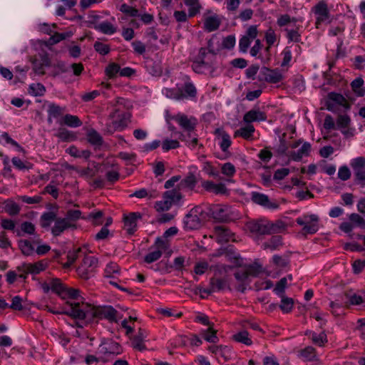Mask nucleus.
<instances>
[{
  "mask_svg": "<svg viewBox=\"0 0 365 365\" xmlns=\"http://www.w3.org/2000/svg\"><path fill=\"white\" fill-rule=\"evenodd\" d=\"M246 227L251 233L260 236L280 232L284 230L285 225L281 220L272 222L264 219H259L247 222Z\"/></svg>",
  "mask_w": 365,
  "mask_h": 365,
  "instance_id": "1",
  "label": "nucleus"
},
{
  "mask_svg": "<svg viewBox=\"0 0 365 365\" xmlns=\"http://www.w3.org/2000/svg\"><path fill=\"white\" fill-rule=\"evenodd\" d=\"M70 306V312H65L66 315L70 316L74 319H87L89 322H92L96 317L93 316V312H96L97 307L91 306L86 303H82L83 308L80 307V303H71L69 302H66Z\"/></svg>",
  "mask_w": 365,
  "mask_h": 365,
  "instance_id": "2",
  "label": "nucleus"
},
{
  "mask_svg": "<svg viewBox=\"0 0 365 365\" xmlns=\"http://www.w3.org/2000/svg\"><path fill=\"white\" fill-rule=\"evenodd\" d=\"M257 78L259 81L277 83L283 79V76L277 68L270 69L263 66L259 71Z\"/></svg>",
  "mask_w": 365,
  "mask_h": 365,
  "instance_id": "3",
  "label": "nucleus"
},
{
  "mask_svg": "<svg viewBox=\"0 0 365 365\" xmlns=\"http://www.w3.org/2000/svg\"><path fill=\"white\" fill-rule=\"evenodd\" d=\"M324 101V105L329 111L334 112L335 110L334 103L336 105L342 106L347 109L350 108V105L347 103L346 99L341 94L335 92L329 93Z\"/></svg>",
  "mask_w": 365,
  "mask_h": 365,
  "instance_id": "4",
  "label": "nucleus"
},
{
  "mask_svg": "<svg viewBox=\"0 0 365 365\" xmlns=\"http://www.w3.org/2000/svg\"><path fill=\"white\" fill-rule=\"evenodd\" d=\"M118 311L112 306H99L96 308V312H93V316L96 319H106L110 322H118Z\"/></svg>",
  "mask_w": 365,
  "mask_h": 365,
  "instance_id": "5",
  "label": "nucleus"
},
{
  "mask_svg": "<svg viewBox=\"0 0 365 365\" xmlns=\"http://www.w3.org/2000/svg\"><path fill=\"white\" fill-rule=\"evenodd\" d=\"M230 289L227 281L225 279L217 277L215 275L210 278L209 287L206 289L200 288V292L211 294L215 292H220L224 290L225 288Z\"/></svg>",
  "mask_w": 365,
  "mask_h": 365,
  "instance_id": "6",
  "label": "nucleus"
},
{
  "mask_svg": "<svg viewBox=\"0 0 365 365\" xmlns=\"http://www.w3.org/2000/svg\"><path fill=\"white\" fill-rule=\"evenodd\" d=\"M171 119L178 123L180 127L185 131H193L197 125V120L195 118H188L186 115L178 113L175 115L170 117Z\"/></svg>",
  "mask_w": 365,
  "mask_h": 365,
  "instance_id": "7",
  "label": "nucleus"
},
{
  "mask_svg": "<svg viewBox=\"0 0 365 365\" xmlns=\"http://www.w3.org/2000/svg\"><path fill=\"white\" fill-rule=\"evenodd\" d=\"M118 109H114V110L109 115V118L111 119L119 118V120H113L112 123L114 130L124 129L127 126L128 122L130 118V114L129 113L118 114Z\"/></svg>",
  "mask_w": 365,
  "mask_h": 365,
  "instance_id": "8",
  "label": "nucleus"
},
{
  "mask_svg": "<svg viewBox=\"0 0 365 365\" xmlns=\"http://www.w3.org/2000/svg\"><path fill=\"white\" fill-rule=\"evenodd\" d=\"M142 218V214L140 212H130L128 215H124L123 222L129 235H133L137 230V221Z\"/></svg>",
  "mask_w": 365,
  "mask_h": 365,
  "instance_id": "9",
  "label": "nucleus"
},
{
  "mask_svg": "<svg viewBox=\"0 0 365 365\" xmlns=\"http://www.w3.org/2000/svg\"><path fill=\"white\" fill-rule=\"evenodd\" d=\"M251 200L255 204L269 209H277L279 207V204L277 202H270L269 197L267 195L257 192H252Z\"/></svg>",
  "mask_w": 365,
  "mask_h": 365,
  "instance_id": "10",
  "label": "nucleus"
},
{
  "mask_svg": "<svg viewBox=\"0 0 365 365\" xmlns=\"http://www.w3.org/2000/svg\"><path fill=\"white\" fill-rule=\"evenodd\" d=\"M314 12L318 16L316 21V27L319 28V24L329 17V11L325 1H321L313 8Z\"/></svg>",
  "mask_w": 365,
  "mask_h": 365,
  "instance_id": "11",
  "label": "nucleus"
},
{
  "mask_svg": "<svg viewBox=\"0 0 365 365\" xmlns=\"http://www.w3.org/2000/svg\"><path fill=\"white\" fill-rule=\"evenodd\" d=\"M205 220L199 217L192 215L188 212L184 218V229L186 230H197L202 226Z\"/></svg>",
  "mask_w": 365,
  "mask_h": 365,
  "instance_id": "12",
  "label": "nucleus"
},
{
  "mask_svg": "<svg viewBox=\"0 0 365 365\" xmlns=\"http://www.w3.org/2000/svg\"><path fill=\"white\" fill-rule=\"evenodd\" d=\"M267 120V115L259 109H252L247 112L243 117L245 123H250L254 121H264Z\"/></svg>",
  "mask_w": 365,
  "mask_h": 365,
  "instance_id": "13",
  "label": "nucleus"
},
{
  "mask_svg": "<svg viewBox=\"0 0 365 365\" xmlns=\"http://www.w3.org/2000/svg\"><path fill=\"white\" fill-rule=\"evenodd\" d=\"M214 134L217 138H221L222 141L220 143V147L224 153H226L232 144L230 135L224 130L223 128H216L214 131Z\"/></svg>",
  "mask_w": 365,
  "mask_h": 365,
  "instance_id": "14",
  "label": "nucleus"
},
{
  "mask_svg": "<svg viewBox=\"0 0 365 365\" xmlns=\"http://www.w3.org/2000/svg\"><path fill=\"white\" fill-rule=\"evenodd\" d=\"M319 217L316 215H311L309 216V220H307V224L302 228V232L306 234H314L319 230L318 225Z\"/></svg>",
  "mask_w": 365,
  "mask_h": 365,
  "instance_id": "15",
  "label": "nucleus"
},
{
  "mask_svg": "<svg viewBox=\"0 0 365 365\" xmlns=\"http://www.w3.org/2000/svg\"><path fill=\"white\" fill-rule=\"evenodd\" d=\"M69 222L67 219L58 217L56 220L53 227L51 228V233L53 236L57 237L61 235L66 230L69 228Z\"/></svg>",
  "mask_w": 365,
  "mask_h": 365,
  "instance_id": "16",
  "label": "nucleus"
},
{
  "mask_svg": "<svg viewBox=\"0 0 365 365\" xmlns=\"http://www.w3.org/2000/svg\"><path fill=\"white\" fill-rule=\"evenodd\" d=\"M311 150V145L309 143L305 142L302 148L297 151H291L289 156L294 161H299L304 155L308 156Z\"/></svg>",
  "mask_w": 365,
  "mask_h": 365,
  "instance_id": "17",
  "label": "nucleus"
},
{
  "mask_svg": "<svg viewBox=\"0 0 365 365\" xmlns=\"http://www.w3.org/2000/svg\"><path fill=\"white\" fill-rule=\"evenodd\" d=\"M163 199H166L170 201L171 205L173 204H178L182 198V195L180 192V187L178 189L174 188L173 190L165 191L163 193Z\"/></svg>",
  "mask_w": 365,
  "mask_h": 365,
  "instance_id": "18",
  "label": "nucleus"
},
{
  "mask_svg": "<svg viewBox=\"0 0 365 365\" xmlns=\"http://www.w3.org/2000/svg\"><path fill=\"white\" fill-rule=\"evenodd\" d=\"M24 266L27 267V273L37 274L46 269L47 262H44V260H41L34 264L24 263Z\"/></svg>",
  "mask_w": 365,
  "mask_h": 365,
  "instance_id": "19",
  "label": "nucleus"
},
{
  "mask_svg": "<svg viewBox=\"0 0 365 365\" xmlns=\"http://www.w3.org/2000/svg\"><path fill=\"white\" fill-rule=\"evenodd\" d=\"M282 245V237L281 235H273L269 240L262 244L264 250L269 249L271 250H277Z\"/></svg>",
  "mask_w": 365,
  "mask_h": 365,
  "instance_id": "20",
  "label": "nucleus"
},
{
  "mask_svg": "<svg viewBox=\"0 0 365 365\" xmlns=\"http://www.w3.org/2000/svg\"><path fill=\"white\" fill-rule=\"evenodd\" d=\"M221 21L217 16H209L205 19L204 27L209 32L216 31L219 29Z\"/></svg>",
  "mask_w": 365,
  "mask_h": 365,
  "instance_id": "21",
  "label": "nucleus"
},
{
  "mask_svg": "<svg viewBox=\"0 0 365 365\" xmlns=\"http://www.w3.org/2000/svg\"><path fill=\"white\" fill-rule=\"evenodd\" d=\"M19 248L26 256H31L34 252V247L30 240H20L18 242Z\"/></svg>",
  "mask_w": 365,
  "mask_h": 365,
  "instance_id": "22",
  "label": "nucleus"
},
{
  "mask_svg": "<svg viewBox=\"0 0 365 365\" xmlns=\"http://www.w3.org/2000/svg\"><path fill=\"white\" fill-rule=\"evenodd\" d=\"M66 286L63 284L60 279L53 278L52 279L51 283V290L56 293L58 296H60L63 299H66V297L63 296Z\"/></svg>",
  "mask_w": 365,
  "mask_h": 365,
  "instance_id": "23",
  "label": "nucleus"
},
{
  "mask_svg": "<svg viewBox=\"0 0 365 365\" xmlns=\"http://www.w3.org/2000/svg\"><path fill=\"white\" fill-rule=\"evenodd\" d=\"M87 140L91 145L96 147H100L103 143V138L95 129H91L88 132Z\"/></svg>",
  "mask_w": 365,
  "mask_h": 365,
  "instance_id": "24",
  "label": "nucleus"
},
{
  "mask_svg": "<svg viewBox=\"0 0 365 365\" xmlns=\"http://www.w3.org/2000/svg\"><path fill=\"white\" fill-rule=\"evenodd\" d=\"M255 132V128L252 125H248L247 126L240 128V129L235 131L234 137H242L244 139H250Z\"/></svg>",
  "mask_w": 365,
  "mask_h": 365,
  "instance_id": "25",
  "label": "nucleus"
},
{
  "mask_svg": "<svg viewBox=\"0 0 365 365\" xmlns=\"http://www.w3.org/2000/svg\"><path fill=\"white\" fill-rule=\"evenodd\" d=\"M184 3L186 6H189V17H193L200 13L201 5L199 0H184Z\"/></svg>",
  "mask_w": 365,
  "mask_h": 365,
  "instance_id": "26",
  "label": "nucleus"
},
{
  "mask_svg": "<svg viewBox=\"0 0 365 365\" xmlns=\"http://www.w3.org/2000/svg\"><path fill=\"white\" fill-rule=\"evenodd\" d=\"M71 128L80 127L82 125L81 120L76 115L66 114L63 118V121L60 123Z\"/></svg>",
  "mask_w": 365,
  "mask_h": 365,
  "instance_id": "27",
  "label": "nucleus"
},
{
  "mask_svg": "<svg viewBox=\"0 0 365 365\" xmlns=\"http://www.w3.org/2000/svg\"><path fill=\"white\" fill-rule=\"evenodd\" d=\"M145 338L144 330L140 328L138 333L133 339V346L140 351L145 350L146 347L143 344V341Z\"/></svg>",
  "mask_w": 365,
  "mask_h": 365,
  "instance_id": "28",
  "label": "nucleus"
},
{
  "mask_svg": "<svg viewBox=\"0 0 365 365\" xmlns=\"http://www.w3.org/2000/svg\"><path fill=\"white\" fill-rule=\"evenodd\" d=\"M5 204L4 210L11 216L17 215L21 208L18 204L14 202L11 199H8L4 202Z\"/></svg>",
  "mask_w": 365,
  "mask_h": 365,
  "instance_id": "29",
  "label": "nucleus"
},
{
  "mask_svg": "<svg viewBox=\"0 0 365 365\" xmlns=\"http://www.w3.org/2000/svg\"><path fill=\"white\" fill-rule=\"evenodd\" d=\"M364 84V80L361 78H356L351 83V87L353 91L358 96H364L365 94V88H362Z\"/></svg>",
  "mask_w": 365,
  "mask_h": 365,
  "instance_id": "30",
  "label": "nucleus"
},
{
  "mask_svg": "<svg viewBox=\"0 0 365 365\" xmlns=\"http://www.w3.org/2000/svg\"><path fill=\"white\" fill-rule=\"evenodd\" d=\"M57 218L56 214L53 212H44L41 216V225L43 228L48 227L53 221L56 222Z\"/></svg>",
  "mask_w": 365,
  "mask_h": 365,
  "instance_id": "31",
  "label": "nucleus"
},
{
  "mask_svg": "<svg viewBox=\"0 0 365 365\" xmlns=\"http://www.w3.org/2000/svg\"><path fill=\"white\" fill-rule=\"evenodd\" d=\"M94 29L99 30L105 34H113L116 32V29L108 21H104L99 25H95Z\"/></svg>",
  "mask_w": 365,
  "mask_h": 365,
  "instance_id": "32",
  "label": "nucleus"
},
{
  "mask_svg": "<svg viewBox=\"0 0 365 365\" xmlns=\"http://www.w3.org/2000/svg\"><path fill=\"white\" fill-rule=\"evenodd\" d=\"M65 111V108L61 107L55 103H50L48 108V114L50 117L57 118L61 116Z\"/></svg>",
  "mask_w": 365,
  "mask_h": 365,
  "instance_id": "33",
  "label": "nucleus"
},
{
  "mask_svg": "<svg viewBox=\"0 0 365 365\" xmlns=\"http://www.w3.org/2000/svg\"><path fill=\"white\" fill-rule=\"evenodd\" d=\"M202 335L205 340L210 343H217L218 337L217 336V330L210 327L207 330L202 332Z\"/></svg>",
  "mask_w": 365,
  "mask_h": 365,
  "instance_id": "34",
  "label": "nucleus"
},
{
  "mask_svg": "<svg viewBox=\"0 0 365 365\" xmlns=\"http://www.w3.org/2000/svg\"><path fill=\"white\" fill-rule=\"evenodd\" d=\"M233 339L237 342L242 343L250 346L252 344L251 339L249 337V333L247 331H242L233 335Z\"/></svg>",
  "mask_w": 365,
  "mask_h": 365,
  "instance_id": "35",
  "label": "nucleus"
},
{
  "mask_svg": "<svg viewBox=\"0 0 365 365\" xmlns=\"http://www.w3.org/2000/svg\"><path fill=\"white\" fill-rule=\"evenodd\" d=\"M197 183L196 178L193 173H189L188 175L181 180L179 187H189L192 190Z\"/></svg>",
  "mask_w": 365,
  "mask_h": 365,
  "instance_id": "36",
  "label": "nucleus"
},
{
  "mask_svg": "<svg viewBox=\"0 0 365 365\" xmlns=\"http://www.w3.org/2000/svg\"><path fill=\"white\" fill-rule=\"evenodd\" d=\"M120 11L125 15L130 17L140 16V14L137 9L130 6L126 4H123L120 7Z\"/></svg>",
  "mask_w": 365,
  "mask_h": 365,
  "instance_id": "37",
  "label": "nucleus"
},
{
  "mask_svg": "<svg viewBox=\"0 0 365 365\" xmlns=\"http://www.w3.org/2000/svg\"><path fill=\"white\" fill-rule=\"evenodd\" d=\"M282 297L281 304L279 305L281 310L284 313H289L292 311L294 301L292 298Z\"/></svg>",
  "mask_w": 365,
  "mask_h": 365,
  "instance_id": "38",
  "label": "nucleus"
},
{
  "mask_svg": "<svg viewBox=\"0 0 365 365\" xmlns=\"http://www.w3.org/2000/svg\"><path fill=\"white\" fill-rule=\"evenodd\" d=\"M69 153L72 156L77 158H84L85 159H88L91 154V151L88 150H79L74 146H72L69 148Z\"/></svg>",
  "mask_w": 365,
  "mask_h": 365,
  "instance_id": "39",
  "label": "nucleus"
},
{
  "mask_svg": "<svg viewBox=\"0 0 365 365\" xmlns=\"http://www.w3.org/2000/svg\"><path fill=\"white\" fill-rule=\"evenodd\" d=\"M98 262V261L97 258L92 256H86L81 264L86 267V268H89L91 269V270L95 271V269L97 267Z\"/></svg>",
  "mask_w": 365,
  "mask_h": 365,
  "instance_id": "40",
  "label": "nucleus"
},
{
  "mask_svg": "<svg viewBox=\"0 0 365 365\" xmlns=\"http://www.w3.org/2000/svg\"><path fill=\"white\" fill-rule=\"evenodd\" d=\"M29 89L30 93L35 96H41L46 91L44 86L40 83L31 84L29 86Z\"/></svg>",
  "mask_w": 365,
  "mask_h": 365,
  "instance_id": "41",
  "label": "nucleus"
},
{
  "mask_svg": "<svg viewBox=\"0 0 365 365\" xmlns=\"http://www.w3.org/2000/svg\"><path fill=\"white\" fill-rule=\"evenodd\" d=\"M76 272L78 276L84 279H88L93 276L94 271L91 269L86 268L83 265L81 264L78 267Z\"/></svg>",
  "mask_w": 365,
  "mask_h": 365,
  "instance_id": "42",
  "label": "nucleus"
},
{
  "mask_svg": "<svg viewBox=\"0 0 365 365\" xmlns=\"http://www.w3.org/2000/svg\"><path fill=\"white\" fill-rule=\"evenodd\" d=\"M183 91H184L183 94L185 96V98H187V97L194 98L197 95L196 88L193 85V83H192L190 82H187L185 83L182 92Z\"/></svg>",
  "mask_w": 365,
  "mask_h": 365,
  "instance_id": "43",
  "label": "nucleus"
},
{
  "mask_svg": "<svg viewBox=\"0 0 365 365\" xmlns=\"http://www.w3.org/2000/svg\"><path fill=\"white\" fill-rule=\"evenodd\" d=\"M93 48L96 52L103 56L107 55L110 51L109 45L98 41L94 43Z\"/></svg>",
  "mask_w": 365,
  "mask_h": 365,
  "instance_id": "44",
  "label": "nucleus"
},
{
  "mask_svg": "<svg viewBox=\"0 0 365 365\" xmlns=\"http://www.w3.org/2000/svg\"><path fill=\"white\" fill-rule=\"evenodd\" d=\"M213 217L222 222H227L230 220L229 215L225 213V210L222 208H217L212 212Z\"/></svg>",
  "mask_w": 365,
  "mask_h": 365,
  "instance_id": "45",
  "label": "nucleus"
},
{
  "mask_svg": "<svg viewBox=\"0 0 365 365\" xmlns=\"http://www.w3.org/2000/svg\"><path fill=\"white\" fill-rule=\"evenodd\" d=\"M172 207L171 203L166 199H163L161 201H157L155 203L154 207L157 212H164L168 211Z\"/></svg>",
  "mask_w": 365,
  "mask_h": 365,
  "instance_id": "46",
  "label": "nucleus"
},
{
  "mask_svg": "<svg viewBox=\"0 0 365 365\" xmlns=\"http://www.w3.org/2000/svg\"><path fill=\"white\" fill-rule=\"evenodd\" d=\"M103 215V212L99 210L96 212H91L88 215V219L92 220V223L93 225H101L103 224L102 218Z\"/></svg>",
  "mask_w": 365,
  "mask_h": 365,
  "instance_id": "47",
  "label": "nucleus"
},
{
  "mask_svg": "<svg viewBox=\"0 0 365 365\" xmlns=\"http://www.w3.org/2000/svg\"><path fill=\"white\" fill-rule=\"evenodd\" d=\"M300 355L307 361H312L316 356L315 349L312 346H307L301 350Z\"/></svg>",
  "mask_w": 365,
  "mask_h": 365,
  "instance_id": "48",
  "label": "nucleus"
},
{
  "mask_svg": "<svg viewBox=\"0 0 365 365\" xmlns=\"http://www.w3.org/2000/svg\"><path fill=\"white\" fill-rule=\"evenodd\" d=\"M162 255L163 252L160 250L151 252L145 256L144 261L148 264H150L160 259Z\"/></svg>",
  "mask_w": 365,
  "mask_h": 365,
  "instance_id": "49",
  "label": "nucleus"
},
{
  "mask_svg": "<svg viewBox=\"0 0 365 365\" xmlns=\"http://www.w3.org/2000/svg\"><path fill=\"white\" fill-rule=\"evenodd\" d=\"M120 67L118 64L115 63H110L106 69V75L110 78H113L115 76V75L120 72Z\"/></svg>",
  "mask_w": 365,
  "mask_h": 365,
  "instance_id": "50",
  "label": "nucleus"
},
{
  "mask_svg": "<svg viewBox=\"0 0 365 365\" xmlns=\"http://www.w3.org/2000/svg\"><path fill=\"white\" fill-rule=\"evenodd\" d=\"M351 223L356 224V226L365 229L364 219L357 213H351L349 217Z\"/></svg>",
  "mask_w": 365,
  "mask_h": 365,
  "instance_id": "51",
  "label": "nucleus"
},
{
  "mask_svg": "<svg viewBox=\"0 0 365 365\" xmlns=\"http://www.w3.org/2000/svg\"><path fill=\"white\" fill-rule=\"evenodd\" d=\"M71 34L69 33H58L56 32L51 36L48 40L50 44L53 45L58 43L62 40H64L66 37H69Z\"/></svg>",
  "mask_w": 365,
  "mask_h": 365,
  "instance_id": "52",
  "label": "nucleus"
},
{
  "mask_svg": "<svg viewBox=\"0 0 365 365\" xmlns=\"http://www.w3.org/2000/svg\"><path fill=\"white\" fill-rule=\"evenodd\" d=\"M235 45V37L234 35H229L223 38L222 48L231 50Z\"/></svg>",
  "mask_w": 365,
  "mask_h": 365,
  "instance_id": "53",
  "label": "nucleus"
},
{
  "mask_svg": "<svg viewBox=\"0 0 365 365\" xmlns=\"http://www.w3.org/2000/svg\"><path fill=\"white\" fill-rule=\"evenodd\" d=\"M222 173L228 177H232L235 175L236 170L235 167L231 163H225L221 168Z\"/></svg>",
  "mask_w": 365,
  "mask_h": 365,
  "instance_id": "54",
  "label": "nucleus"
},
{
  "mask_svg": "<svg viewBox=\"0 0 365 365\" xmlns=\"http://www.w3.org/2000/svg\"><path fill=\"white\" fill-rule=\"evenodd\" d=\"M354 180L355 182L359 185L361 187H365V170H359L354 171Z\"/></svg>",
  "mask_w": 365,
  "mask_h": 365,
  "instance_id": "55",
  "label": "nucleus"
},
{
  "mask_svg": "<svg viewBox=\"0 0 365 365\" xmlns=\"http://www.w3.org/2000/svg\"><path fill=\"white\" fill-rule=\"evenodd\" d=\"M351 122V119L347 115H339L336 120V125L339 128H347Z\"/></svg>",
  "mask_w": 365,
  "mask_h": 365,
  "instance_id": "56",
  "label": "nucleus"
},
{
  "mask_svg": "<svg viewBox=\"0 0 365 365\" xmlns=\"http://www.w3.org/2000/svg\"><path fill=\"white\" fill-rule=\"evenodd\" d=\"M11 162L13 165L18 168L19 170H29L31 169L33 167V165L30 163H27L25 164L21 161V160L17 157H14L12 158Z\"/></svg>",
  "mask_w": 365,
  "mask_h": 365,
  "instance_id": "57",
  "label": "nucleus"
},
{
  "mask_svg": "<svg viewBox=\"0 0 365 365\" xmlns=\"http://www.w3.org/2000/svg\"><path fill=\"white\" fill-rule=\"evenodd\" d=\"M178 147H180V143L177 140L166 139L162 144V148L164 151H168L170 149H175Z\"/></svg>",
  "mask_w": 365,
  "mask_h": 365,
  "instance_id": "58",
  "label": "nucleus"
},
{
  "mask_svg": "<svg viewBox=\"0 0 365 365\" xmlns=\"http://www.w3.org/2000/svg\"><path fill=\"white\" fill-rule=\"evenodd\" d=\"M215 231L219 235L224 237L225 238V240L227 242L230 240V237L233 235L232 232L225 226L216 227Z\"/></svg>",
  "mask_w": 365,
  "mask_h": 365,
  "instance_id": "59",
  "label": "nucleus"
},
{
  "mask_svg": "<svg viewBox=\"0 0 365 365\" xmlns=\"http://www.w3.org/2000/svg\"><path fill=\"white\" fill-rule=\"evenodd\" d=\"M313 342L319 346H323L325 342L327 341L326 334L322 331L319 334L313 333L312 336Z\"/></svg>",
  "mask_w": 365,
  "mask_h": 365,
  "instance_id": "60",
  "label": "nucleus"
},
{
  "mask_svg": "<svg viewBox=\"0 0 365 365\" xmlns=\"http://www.w3.org/2000/svg\"><path fill=\"white\" fill-rule=\"evenodd\" d=\"M351 165L354 171L364 170L365 168V158L358 157L354 159L353 162L351 163Z\"/></svg>",
  "mask_w": 365,
  "mask_h": 365,
  "instance_id": "61",
  "label": "nucleus"
},
{
  "mask_svg": "<svg viewBox=\"0 0 365 365\" xmlns=\"http://www.w3.org/2000/svg\"><path fill=\"white\" fill-rule=\"evenodd\" d=\"M119 267L115 262H110L105 269V276L106 277H112V274L119 272Z\"/></svg>",
  "mask_w": 365,
  "mask_h": 365,
  "instance_id": "62",
  "label": "nucleus"
},
{
  "mask_svg": "<svg viewBox=\"0 0 365 365\" xmlns=\"http://www.w3.org/2000/svg\"><path fill=\"white\" fill-rule=\"evenodd\" d=\"M252 43V40L248 38L247 36H243L239 41V49L240 52L246 53L248 48Z\"/></svg>",
  "mask_w": 365,
  "mask_h": 365,
  "instance_id": "63",
  "label": "nucleus"
},
{
  "mask_svg": "<svg viewBox=\"0 0 365 365\" xmlns=\"http://www.w3.org/2000/svg\"><path fill=\"white\" fill-rule=\"evenodd\" d=\"M273 263L279 267H286L289 264V260L287 258H283L279 255H274L272 257Z\"/></svg>",
  "mask_w": 365,
  "mask_h": 365,
  "instance_id": "64",
  "label": "nucleus"
}]
</instances>
